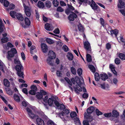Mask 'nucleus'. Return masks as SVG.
Wrapping results in <instances>:
<instances>
[{"label": "nucleus", "mask_w": 125, "mask_h": 125, "mask_svg": "<svg viewBox=\"0 0 125 125\" xmlns=\"http://www.w3.org/2000/svg\"><path fill=\"white\" fill-rule=\"evenodd\" d=\"M115 62L116 64H119L120 62V60L118 58H116L115 60Z\"/></svg>", "instance_id": "51"}, {"label": "nucleus", "mask_w": 125, "mask_h": 125, "mask_svg": "<svg viewBox=\"0 0 125 125\" xmlns=\"http://www.w3.org/2000/svg\"><path fill=\"white\" fill-rule=\"evenodd\" d=\"M10 16L12 18H15V16L16 17L17 13L16 12L14 11H11L10 13Z\"/></svg>", "instance_id": "27"}, {"label": "nucleus", "mask_w": 125, "mask_h": 125, "mask_svg": "<svg viewBox=\"0 0 125 125\" xmlns=\"http://www.w3.org/2000/svg\"><path fill=\"white\" fill-rule=\"evenodd\" d=\"M91 7L94 11L99 10L100 9L99 7L94 1L93 2L92 4L91 5Z\"/></svg>", "instance_id": "13"}, {"label": "nucleus", "mask_w": 125, "mask_h": 125, "mask_svg": "<svg viewBox=\"0 0 125 125\" xmlns=\"http://www.w3.org/2000/svg\"><path fill=\"white\" fill-rule=\"evenodd\" d=\"M4 25L3 21L1 19H0V35L4 31L3 28Z\"/></svg>", "instance_id": "18"}, {"label": "nucleus", "mask_w": 125, "mask_h": 125, "mask_svg": "<svg viewBox=\"0 0 125 125\" xmlns=\"http://www.w3.org/2000/svg\"><path fill=\"white\" fill-rule=\"evenodd\" d=\"M54 103L55 105L57 107H59L60 106V103L56 100V99L54 101Z\"/></svg>", "instance_id": "56"}, {"label": "nucleus", "mask_w": 125, "mask_h": 125, "mask_svg": "<svg viewBox=\"0 0 125 125\" xmlns=\"http://www.w3.org/2000/svg\"><path fill=\"white\" fill-rule=\"evenodd\" d=\"M95 112L97 116H98L99 115H102L103 114L101 112L99 111L97 109H96Z\"/></svg>", "instance_id": "48"}, {"label": "nucleus", "mask_w": 125, "mask_h": 125, "mask_svg": "<svg viewBox=\"0 0 125 125\" xmlns=\"http://www.w3.org/2000/svg\"><path fill=\"white\" fill-rule=\"evenodd\" d=\"M82 83L80 85H78L79 87H77L74 88L75 91L76 92H77V90L79 92H81L82 91V88L81 86L82 85Z\"/></svg>", "instance_id": "30"}, {"label": "nucleus", "mask_w": 125, "mask_h": 125, "mask_svg": "<svg viewBox=\"0 0 125 125\" xmlns=\"http://www.w3.org/2000/svg\"><path fill=\"white\" fill-rule=\"evenodd\" d=\"M74 122H78L79 123V125L81 124L79 118H78L77 117L74 118Z\"/></svg>", "instance_id": "58"}, {"label": "nucleus", "mask_w": 125, "mask_h": 125, "mask_svg": "<svg viewBox=\"0 0 125 125\" xmlns=\"http://www.w3.org/2000/svg\"><path fill=\"white\" fill-rule=\"evenodd\" d=\"M31 89H33L34 90V91H36L37 89V88L36 86L33 85H32L31 87Z\"/></svg>", "instance_id": "57"}, {"label": "nucleus", "mask_w": 125, "mask_h": 125, "mask_svg": "<svg viewBox=\"0 0 125 125\" xmlns=\"http://www.w3.org/2000/svg\"><path fill=\"white\" fill-rule=\"evenodd\" d=\"M119 11L124 16H125V10L124 9L120 10Z\"/></svg>", "instance_id": "64"}, {"label": "nucleus", "mask_w": 125, "mask_h": 125, "mask_svg": "<svg viewBox=\"0 0 125 125\" xmlns=\"http://www.w3.org/2000/svg\"><path fill=\"white\" fill-rule=\"evenodd\" d=\"M24 21L25 24L28 26L30 25L31 22L29 19L27 17H25L24 19Z\"/></svg>", "instance_id": "25"}, {"label": "nucleus", "mask_w": 125, "mask_h": 125, "mask_svg": "<svg viewBox=\"0 0 125 125\" xmlns=\"http://www.w3.org/2000/svg\"><path fill=\"white\" fill-rule=\"evenodd\" d=\"M64 79L65 81L67 82V83L70 84V85H72V83L70 80L69 78L67 77H65L64 78Z\"/></svg>", "instance_id": "42"}, {"label": "nucleus", "mask_w": 125, "mask_h": 125, "mask_svg": "<svg viewBox=\"0 0 125 125\" xmlns=\"http://www.w3.org/2000/svg\"><path fill=\"white\" fill-rule=\"evenodd\" d=\"M36 121L38 125H44V122L43 120L40 118L36 119Z\"/></svg>", "instance_id": "14"}, {"label": "nucleus", "mask_w": 125, "mask_h": 125, "mask_svg": "<svg viewBox=\"0 0 125 125\" xmlns=\"http://www.w3.org/2000/svg\"><path fill=\"white\" fill-rule=\"evenodd\" d=\"M41 46L42 52L44 53L47 52L48 50L47 45L45 43H42L41 44Z\"/></svg>", "instance_id": "12"}, {"label": "nucleus", "mask_w": 125, "mask_h": 125, "mask_svg": "<svg viewBox=\"0 0 125 125\" xmlns=\"http://www.w3.org/2000/svg\"><path fill=\"white\" fill-rule=\"evenodd\" d=\"M38 7L40 8L43 9L44 7V5L43 2L41 1H38L37 4Z\"/></svg>", "instance_id": "21"}, {"label": "nucleus", "mask_w": 125, "mask_h": 125, "mask_svg": "<svg viewBox=\"0 0 125 125\" xmlns=\"http://www.w3.org/2000/svg\"><path fill=\"white\" fill-rule=\"evenodd\" d=\"M119 57L121 59L125 60V55L122 53H120L119 54Z\"/></svg>", "instance_id": "39"}, {"label": "nucleus", "mask_w": 125, "mask_h": 125, "mask_svg": "<svg viewBox=\"0 0 125 125\" xmlns=\"http://www.w3.org/2000/svg\"><path fill=\"white\" fill-rule=\"evenodd\" d=\"M9 41V38L8 37L3 38L1 39V42L3 43H5Z\"/></svg>", "instance_id": "38"}, {"label": "nucleus", "mask_w": 125, "mask_h": 125, "mask_svg": "<svg viewBox=\"0 0 125 125\" xmlns=\"http://www.w3.org/2000/svg\"><path fill=\"white\" fill-rule=\"evenodd\" d=\"M55 100H56V98L54 96H51V98H49L48 100V103L49 105V106L52 105Z\"/></svg>", "instance_id": "11"}, {"label": "nucleus", "mask_w": 125, "mask_h": 125, "mask_svg": "<svg viewBox=\"0 0 125 125\" xmlns=\"http://www.w3.org/2000/svg\"><path fill=\"white\" fill-rule=\"evenodd\" d=\"M110 32L111 34L112 35L113 34H114L115 35V37L117 39H118V38H117V36L118 32V30L116 29H115L114 30H112L110 31Z\"/></svg>", "instance_id": "15"}, {"label": "nucleus", "mask_w": 125, "mask_h": 125, "mask_svg": "<svg viewBox=\"0 0 125 125\" xmlns=\"http://www.w3.org/2000/svg\"><path fill=\"white\" fill-rule=\"evenodd\" d=\"M15 69L17 71V75L23 79L24 78V73L23 71V67L21 64H18L16 65Z\"/></svg>", "instance_id": "2"}, {"label": "nucleus", "mask_w": 125, "mask_h": 125, "mask_svg": "<svg viewBox=\"0 0 125 125\" xmlns=\"http://www.w3.org/2000/svg\"><path fill=\"white\" fill-rule=\"evenodd\" d=\"M14 98L15 101L17 102H19L20 101V97L18 95L16 94H14Z\"/></svg>", "instance_id": "29"}, {"label": "nucleus", "mask_w": 125, "mask_h": 125, "mask_svg": "<svg viewBox=\"0 0 125 125\" xmlns=\"http://www.w3.org/2000/svg\"><path fill=\"white\" fill-rule=\"evenodd\" d=\"M52 2L54 6L56 7L58 6L59 2L57 0H53Z\"/></svg>", "instance_id": "35"}, {"label": "nucleus", "mask_w": 125, "mask_h": 125, "mask_svg": "<svg viewBox=\"0 0 125 125\" xmlns=\"http://www.w3.org/2000/svg\"><path fill=\"white\" fill-rule=\"evenodd\" d=\"M3 83L4 85L6 87H9L10 86V82L7 79H4L3 80Z\"/></svg>", "instance_id": "24"}, {"label": "nucleus", "mask_w": 125, "mask_h": 125, "mask_svg": "<svg viewBox=\"0 0 125 125\" xmlns=\"http://www.w3.org/2000/svg\"><path fill=\"white\" fill-rule=\"evenodd\" d=\"M46 7L48 8H50L51 7V2L49 0H47L45 2Z\"/></svg>", "instance_id": "34"}, {"label": "nucleus", "mask_w": 125, "mask_h": 125, "mask_svg": "<svg viewBox=\"0 0 125 125\" xmlns=\"http://www.w3.org/2000/svg\"><path fill=\"white\" fill-rule=\"evenodd\" d=\"M56 74L59 77H61L62 75L61 72L58 70H57V71Z\"/></svg>", "instance_id": "60"}, {"label": "nucleus", "mask_w": 125, "mask_h": 125, "mask_svg": "<svg viewBox=\"0 0 125 125\" xmlns=\"http://www.w3.org/2000/svg\"><path fill=\"white\" fill-rule=\"evenodd\" d=\"M47 123L48 125H56L51 120L48 121Z\"/></svg>", "instance_id": "49"}, {"label": "nucleus", "mask_w": 125, "mask_h": 125, "mask_svg": "<svg viewBox=\"0 0 125 125\" xmlns=\"http://www.w3.org/2000/svg\"><path fill=\"white\" fill-rule=\"evenodd\" d=\"M104 116L106 117L109 118L112 117V113L111 112L105 113L104 114Z\"/></svg>", "instance_id": "41"}, {"label": "nucleus", "mask_w": 125, "mask_h": 125, "mask_svg": "<svg viewBox=\"0 0 125 125\" xmlns=\"http://www.w3.org/2000/svg\"><path fill=\"white\" fill-rule=\"evenodd\" d=\"M17 53V52L15 48H11L10 50L8 51V55L7 57L8 59L10 61H11V58L13 57L15 54Z\"/></svg>", "instance_id": "3"}, {"label": "nucleus", "mask_w": 125, "mask_h": 125, "mask_svg": "<svg viewBox=\"0 0 125 125\" xmlns=\"http://www.w3.org/2000/svg\"><path fill=\"white\" fill-rule=\"evenodd\" d=\"M36 92L33 89H31V90L29 91V93L30 94L34 95L36 93Z\"/></svg>", "instance_id": "54"}, {"label": "nucleus", "mask_w": 125, "mask_h": 125, "mask_svg": "<svg viewBox=\"0 0 125 125\" xmlns=\"http://www.w3.org/2000/svg\"><path fill=\"white\" fill-rule=\"evenodd\" d=\"M48 57L47 60V62L50 65L52 66L53 65V64L51 60L55 58V54L53 51L51 50L48 52Z\"/></svg>", "instance_id": "1"}, {"label": "nucleus", "mask_w": 125, "mask_h": 125, "mask_svg": "<svg viewBox=\"0 0 125 125\" xmlns=\"http://www.w3.org/2000/svg\"><path fill=\"white\" fill-rule=\"evenodd\" d=\"M87 61L88 62H90L92 61L91 56L89 54H87L86 55Z\"/></svg>", "instance_id": "31"}, {"label": "nucleus", "mask_w": 125, "mask_h": 125, "mask_svg": "<svg viewBox=\"0 0 125 125\" xmlns=\"http://www.w3.org/2000/svg\"><path fill=\"white\" fill-rule=\"evenodd\" d=\"M100 78L101 80L103 81H105L106 79H108V81L110 83H112L111 80L110 78H108L107 74L105 73L101 74H100Z\"/></svg>", "instance_id": "7"}, {"label": "nucleus", "mask_w": 125, "mask_h": 125, "mask_svg": "<svg viewBox=\"0 0 125 125\" xmlns=\"http://www.w3.org/2000/svg\"><path fill=\"white\" fill-rule=\"evenodd\" d=\"M77 17V14L74 12H72L68 17V19L70 21H73Z\"/></svg>", "instance_id": "8"}, {"label": "nucleus", "mask_w": 125, "mask_h": 125, "mask_svg": "<svg viewBox=\"0 0 125 125\" xmlns=\"http://www.w3.org/2000/svg\"><path fill=\"white\" fill-rule=\"evenodd\" d=\"M46 41L47 43L50 44H53L54 43V42L52 40L49 38H47L46 39Z\"/></svg>", "instance_id": "32"}, {"label": "nucleus", "mask_w": 125, "mask_h": 125, "mask_svg": "<svg viewBox=\"0 0 125 125\" xmlns=\"http://www.w3.org/2000/svg\"><path fill=\"white\" fill-rule=\"evenodd\" d=\"M94 107L90 106L87 109V112L88 114H91L94 111Z\"/></svg>", "instance_id": "20"}, {"label": "nucleus", "mask_w": 125, "mask_h": 125, "mask_svg": "<svg viewBox=\"0 0 125 125\" xmlns=\"http://www.w3.org/2000/svg\"><path fill=\"white\" fill-rule=\"evenodd\" d=\"M58 115L59 117L62 119L63 118H64V115L62 111L61 113H59Z\"/></svg>", "instance_id": "52"}, {"label": "nucleus", "mask_w": 125, "mask_h": 125, "mask_svg": "<svg viewBox=\"0 0 125 125\" xmlns=\"http://www.w3.org/2000/svg\"><path fill=\"white\" fill-rule=\"evenodd\" d=\"M71 80L73 84H75V82L78 85H80L82 83L80 79H79V77L77 76H76L74 78H72L71 79Z\"/></svg>", "instance_id": "6"}, {"label": "nucleus", "mask_w": 125, "mask_h": 125, "mask_svg": "<svg viewBox=\"0 0 125 125\" xmlns=\"http://www.w3.org/2000/svg\"><path fill=\"white\" fill-rule=\"evenodd\" d=\"M64 10L60 6L58 7L56 9L57 11L58 12H62Z\"/></svg>", "instance_id": "47"}, {"label": "nucleus", "mask_w": 125, "mask_h": 125, "mask_svg": "<svg viewBox=\"0 0 125 125\" xmlns=\"http://www.w3.org/2000/svg\"><path fill=\"white\" fill-rule=\"evenodd\" d=\"M68 7L65 10V13L67 15H68L70 13L72 12V11L75 10L74 8L72 6L68 4H67Z\"/></svg>", "instance_id": "4"}, {"label": "nucleus", "mask_w": 125, "mask_h": 125, "mask_svg": "<svg viewBox=\"0 0 125 125\" xmlns=\"http://www.w3.org/2000/svg\"><path fill=\"white\" fill-rule=\"evenodd\" d=\"M77 72L79 76H80L82 74V69L81 68H78L77 70Z\"/></svg>", "instance_id": "46"}, {"label": "nucleus", "mask_w": 125, "mask_h": 125, "mask_svg": "<svg viewBox=\"0 0 125 125\" xmlns=\"http://www.w3.org/2000/svg\"><path fill=\"white\" fill-rule=\"evenodd\" d=\"M16 17L19 20L22 21H23L24 18L21 13H17L16 15Z\"/></svg>", "instance_id": "16"}, {"label": "nucleus", "mask_w": 125, "mask_h": 125, "mask_svg": "<svg viewBox=\"0 0 125 125\" xmlns=\"http://www.w3.org/2000/svg\"><path fill=\"white\" fill-rule=\"evenodd\" d=\"M51 24L48 23H46L45 24V28L47 30L50 31L51 30Z\"/></svg>", "instance_id": "22"}, {"label": "nucleus", "mask_w": 125, "mask_h": 125, "mask_svg": "<svg viewBox=\"0 0 125 125\" xmlns=\"http://www.w3.org/2000/svg\"><path fill=\"white\" fill-rule=\"evenodd\" d=\"M88 67L92 72L94 73H95L96 71V69L94 65H90L88 66Z\"/></svg>", "instance_id": "26"}, {"label": "nucleus", "mask_w": 125, "mask_h": 125, "mask_svg": "<svg viewBox=\"0 0 125 125\" xmlns=\"http://www.w3.org/2000/svg\"><path fill=\"white\" fill-rule=\"evenodd\" d=\"M100 24L103 26H104V20L102 18H101L100 19Z\"/></svg>", "instance_id": "50"}, {"label": "nucleus", "mask_w": 125, "mask_h": 125, "mask_svg": "<svg viewBox=\"0 0 125 125\" xmlns=\"http://www.w3.org/2000/svg\"><path fill=\"white\" fill-rule=\"evenodd\" d=\"M69 111L70 110L69 109H65L64 110H63L62 112L64 115H67L70 113Z\"/></svg>", "instance_id": "45"}, {"label": "nucleus", "mask_w": 125, "mask_h": 125, "mask_svg": "<svg viewBox=\"0 0 125 125\" xmlns=\"http://www.w3.org/2000/svg\"><path fill=\"white\" fill-rule=\"evenodd\" d=\"M84 48L87 51H90L91 49V47L90 43L88 41H85L84 43Z\"/></svg>", "instance_id": "10"}, {"label": "nucleus", "mask_w": 125, "mask_h": 125, "mask_svg": "<svg viewBox=\"0 0 125 125\" xmlns=\"http://www.w3.org/2000/svg\"><path fill=\"white\" fill-rule=\"evenodd\" d=\"M83 97L85 99H87L88 97V95L87 93H84L82 95Z\"/></svg>", "instance_id": "55"}, {"label": "nucleus", "mask_w": 125, "mask_h": 125, "mask_svg": "<svg viewBox=\"0 0 125 125\" xmlns=\"http://www.w3.org/2000/svg\"><path fill=\"white\" fill-rule=\"evenodd\" d=\"M53 32L56 34H59L60 33L59 29L58 28H57L55 29Z\"/></svg>", "instance_id": "53"}, {"label": "nucleus", "mask_w": 125, "mask_h": 125, "mask_svg": "<svg viewBox=\"0 0 125 125\" xmlns=\"http://www.w3.org/2000/svg\"><path fill=\"white\" fill-rule=\"evenodd\" d=\"M36 96L38 99H41L43 97L42 95L40 93V92H38L36 94Z\"/></svg>", "instance_id": "40"}, {"label": "nucleus", "mask_w": 125, "mask_h": 125, "mask_svg": "<svg viewBox=\"0 0 125 125\" xmlns=\"http://www.w3.org/2000/svg\"><path fill=\"white\" fill-rule=\"evenodd\" d=\"M78 28L79 31L82 32L84 31V28L81 24L78 26Z\"/></svg>", "instance_id": "33"}, {"label": "nucleus", "mask_w": 125, "mask_h": 125, "mask_svg": "<svg viewBox=\"0 0 125 125\" xmlns=\"http://www.w3.org/2000/svg\"><path fill=\"white\" fill-rule=\"evenodd\" d=\"M119 116L118 112L116 110H114L112 111V117H117Z\"/></svg>", "instance_id": "19"}, {"label": "nucleus", "mask_w": 125, "mask_h": 125, "mask_svg": "<svg viewBox=\"0 0 125 125\" xmlns=\"http://www.w3.org/2000/svg\"><path fill=\"white\" fill-rule=\"evenodd\" d=\"M71 71L72 73L75 75L76 73V71L75 69L73 67H72L71 68Z\"/></svg>", "instance_id": "36"}, {"label": "nucleus", "mask_w": 125, "mask_h": 125, "mask_svg": "<svg viewBox=\"0 0 125 125\" xmlns=\"http://www.w3.org/2000/svg\"><path fill=\"white\" fill-rule=\"evenodd\" d=\"M70 115L72 118H73L77 116V114L75 112H73L70 113Z\"/></svg>", "instance_id": "44"}, {"label": "nucleus", "mask_w": 125, "mask_h": 125, "mask_svg": "<svg viewBox=\"0 0 125 125\" xmlns=\"http://www.w3.org/2000/svg\"><path fill=\"white\" fill-rule=\"evenodd\" d=\"M95 79L96 81H99L100 79V77L99 73L97 72H96L94 74Z\"/></svg>", "instance_id": "28"}, {"label": "nucleus", "mask_w": 125, "mask_h": 125, "mask_svg": "<svg viewBox=\"0 0 125 125\" xmlns=\"http://www.w3.org/2000/svg\"><path fill=\"white\" fill-rule=\"evenodd\" d=\"M15 6L12 4H10L9 8L7 9V10H13L15 8Z\"/></svg>", "instance_id": "37"}, {"label": "nucleus", "mask_w": 125, "mask_h": 125, "mask_svg": "<svg viewBox=\"0 0 125 125\" xmlns=\"http://www.w3.org/2000/svg\"><path fill=\"white\" fill-rule=\"evenodd\" d=\"M30 114L31 115H30V116L31 118L32 119H33L35 116H36L37 117H38V115H37L36 116L34 114L32 113V112L31 113H30Z\"/></svg>", "instance_id": "59"}, {"label": "nucleus", "mask_w": 125, "mask_h": 125, "mask_svg": "<svg viewBox=\"0 0 125 125\" xmlns=\"http://www.w3.org/2000/svg\"><path fill=\"white\" fill-rule=\"evenodd\" d=\"M67 57L69 60L72 61L73 59V56L71 53L68 52L67 55Z\"/></svg>", "instance_id": "23"}, {"label": "nucleus", "mask_w": 125, "mask_h": 125, "mask_svg": "<svg viewBox=\"0 0 125 125\" xmlns=\"http://www.w3.org/2000/svg\"><path fill=\"white\" fill-rule=\"evenodd\" d=\"M118 1L119 4L118 3L117 5L118 7V8L122 9L123 8V6L125 5V3L122 0H118Z\"/></svg>", "instance_id": "17"}, {"label": "nucleus", "mask_w": 125, "mask_h": 125, "mask_svg": "<svg viewBox=\"0 0 125 125\" xmlns=\"http://www.w3.org/2000/svg\"><path fill=\"white\" fill-rule=\"evenodd\" d=\"M84 117L87 119V121L89 122H91L93 120V118L92 116L90 114L87 115V113H85L84 114Z\"/></svg>", "instance_id": "9"}, {"label": "nucleus", "mask_w": 125, "mask_h": 125, "mask_svg": "<svg viewBox=\"0 0 125 125\" xmlns=\"http://www.w3.org/2000/svg\"><path fill=\"white\" fill-rule=\"evenodd\" d=\"M9 4V1L6 0H4V1L3 5L4 6L6 7H8Z\"/></svg>", "instance_id": "43"}, {"label": "nucleus", "mask_w": 125, "mask_h": 125, "mask_svg": "<svg viewBox=\"0 0 125 125\" xmlns=\"http://www.w3.org/2000/svg\"><path fill=\"white\" fill-rule=\"evenodd\" d=\"M60 4L62 6H65L66 5V4L63 1H60Z\"/></svg>", "instance_id": "62"}, {"label": "nucleus", "mask_w": 125, "mask_h": 125, "mask_svg": "<svg viewBox=\"0 0 125 125\" xmlns=\"http://www.w3.org/2000/svg\"><path fill=\"white\" fill-rule=\"evenodd\" d=\"M40 93L42 95V96L43 95H46L47 93L43 90H41L40 91Z\"/></svg>", "instance_id": "63"}, {"label": "nucleus", "mask_w": 125, "mask_h": 125, "mask_svg": "<svg viewBox=\"0 0 125 125\" xmlns=\"http://www.w3.org/2000/svg\"><path fill=\"white\" fill-rule=\"evenodd\" d=\"M23 6L24 8V12L26 15L27 17H30L31 15V13L29 8L24 3L23 4Z\"/></svg>", "instance_id": "5"}, {"label": "nucleus", "mask_w": 125, "mask_h": 125, "mask_svg": "<svg viewBox=\"0 0 125 125\" xmlns=\"http://www.w3.org/2000/svg\"><path fill=\"white\" fill-rule=\"evenodd\" d=\"M63 49H64V51L66 52H67L68 50V47L66 45H64L63 47Z\"/></svg>", "instance_id": "61"}]
</instances>
